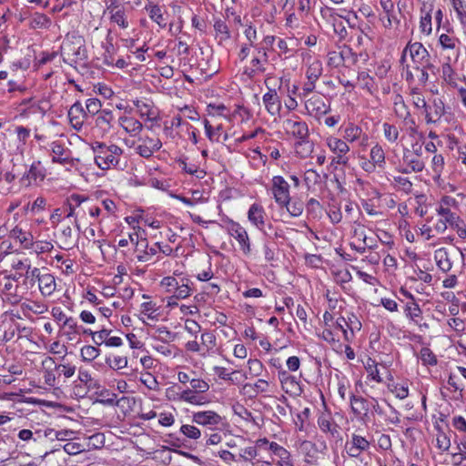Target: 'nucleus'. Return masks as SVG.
<instances>
[{
	"label": "nucleus",
	"mask_w": 466,
	"mask_h": 466,
	"mask_svg": "<svg viewBox=\"0 0 466 466\" xmlns=\"http://www.w3.org/2000/svg\"><path fill=\"white\" fill-rule=\"evenodd\" d=\"M91 147L95 155V163L102 170H107L112 167H116L124 152L117 145H106L99 141L94 142Z\"/></svg>",
	"instance_id": "nucleus-1"
},
{
	"label": "nucleus",
	"mask_w": 466,
	"mask_h": 466,
	"mask_svg": "<svg viewBox=\"0 0 466 466\" xmlns=\"http://www.w3.org/2000/svg\"><path fill=\"white\" fill-rule=\"evenodd\" d=\"M61 49L64 61L70 65L87 58L85 39L76 34L67 35Z\"/></svg>",
	"instance_id": "nucleus-2"
},
{
	"label": "nucleus",
	"mask_w": 466,
	"mask_h": 466,
	"mask_svg": "<svg viewBox=\"0 0 466 466\" xmlns=\"http://www.w3.org/2000/svg\"><path fill=\"white\" fill-rule=\"evenodd\" d=\"M226 229L238 243L240 250L248 255L251 252L250 239L247 230L238 223L230 218L226 220Z\"/></svg>",
	"instance_id": "nucleus-3"
},
{
	"label": "nucleus",
	"mask_w": 466,
	"mask_h": 466,
	"mask_svg": "<svg viewBox=\"0 0 466 466\" xmlns=\"http://www.w3.org/2000/svg\"><path fill=\"white\" fill-rule=\"evenodd\" d=\"M271 193L275 202L281 206L289 200V185L281 176H274L272 178Z\"/></svg>",
	"instance_id": "nucleus-4"
},
{
	"label": "nucleus",
	"mask_w": 466,
	"mask_h": 466,
	"mask_svg": "<svg viewBox=\"0 0 466 466\" xmlns=\"http://www.w3.org/2000/svg\"><path fill=\"white\" fill-rule=\"evenodd\" d=\"M286 130L291 134L298 141L309 139V132L306 122L299 120V116L288 118L284 121Z\"/></svg>",
	"instance_id": "nucleus-5"
},
{
	"label": "nucleus",
	"mask_w": 466,
	"mask_h": 466,
	"mask_svg": "<svg viewBox=\"0 0 466 466\" xmlns=\"http://www.w3.org/2000/svg\"><path fill=\"white\" fill-rule=\"evenodd\" d=\"M141 142L137 147L136 152L144 158H149L153 154L162 147V142L159 138L150 137H141L138 138Z\"/></svg>",
	"instance_id": "nucleus-6"
},
{
	"label": "nucleus",
	"mask_w": 466,
	"mask_h": 466,
	"mask_svg": "<svg viewBox=\"0 0 466 466\" xmlns=\"http://www.w3.org/2000/svg\"><path fill=\"white\" fill-rule=\"evenodd\" d=\"M221 421L222 417L214 410H203L192 414V422L209 429L219 425Z\"/></svg>",
	"instance_id": "nucleus-7"
},
{
	"label": "nucleus",
	"mask_w": 466,
	"mask_h": 466,
	"mask_svg": "<svg viewBox=\"0 0 466 466\" xmlns=\"http://www.w3.org/2000/svg\"><path fill=\"white\" fill-rule=\"evenodd\" d=\"M407 49H409L415 70H419L420 66L427 62L428 58H431L430 53L420 42L408 43Z\"/></svg>",
	"instance_id": "nucleus-8"
},
{
	"label": "nucleus",
	"mask_w": 466,
	"mask_h": 466,
	"mask_svg": "<svg viewBox=\"0 0 466 466\" xmlns=\"http://www.w3.org/2000/svg\"><path fill=\"white\" fill-rule=\"evenodd\" d=\"M460 251L457 249L449 250L446 248H441L434 251V259L436 265L442 272H448L452 268L451 258Z\"/></svg>",
	"instance_id": "nucleus-9"
},
{
	"label": "nucleus",
	"mask_w": 466,
	"mask_h": 466,
	"mask_svg": "<svg viewBox=\"0 0 466 466\" xmlns=\"http://www.w3.org/2000/svg\"><path fill=\"white\" fill-rule=\"evenodd\" d=\"M305 107L310 116L319 117L330 110V106L326 104L323 97L314 95L305 102Z\"/></svg>",
	"instance_id": "nucleus-10"
},
{
	"label": "nucleus",
	"mask_w": 466,
	"mask_h": 466,
	"mask_svg": "<svg viewBox=\"0 0 466 466\" xmlns=\"http://www.w3.org/2000/svg\"><path fill=\"white\" fill-rule=\"evenodd\" d=\"M265 218L266 211L264 208L258 203H253L248 211V221L255 226L258 230L262 231L265 235L268 236V233L265 230Z\"/></svg>",
	"instance_id": "nucleus-11"
},
{
	"label": "nucleus",
	"mask_w": 466,
	"mask_h": 466,
	"mask_svg": "<svg viewBox=\"0 0 466 466\" xmlns=\"http://www.w3.org/2000/svg\"><path fill=\"white\" fill-rule=\"evenodd\" d=\"M268 92L262 97L265 108L270 116H279L282 107L280 97L275 88L268 87Z\"/></svg>",
	"instance_id": "nucleus-12"
},
{
	"label": "nucleus",
	"mask_w": 466,
	"mask_h": 466,
	"mask_svg": "<svg viewBox=\"0 0 466 466\" xmlns=\"http://www.w3.org/2000/svg\"><path fill=\"white\" fill-rule=\"evenodd\" d=\"M403 163L406 167L400 170L403 174H410L411 172H421L424 169L425 164L421 157L410 154V149L403 150Z\"/></svg>",
	"instance_id": "nucleus-13"
},
{
	"label": "nucleus",
	"mask_w": 466,
	"mask_h": 466,
	"mask_svg": "<svg viewBox=\"0 0 466 466\" xmlns=\"http://www.w3.org/2000/svg\"><path fill=\"white\" fill-rule=\"evenodd\" d=\"M45 177L46 168L42 166L41 162L37 160L32 163L29 170L22 177L21 182L25 183V186H30L32 182L37 180L43 181Z\"/></svg>",
	"instance_id": "nucleus-14"
},
{
	"label": "nucleus",
	"mask_w": 466,
	"mask_h": 466,
	"mask_svg": "<svg viewBox=\"0 0 466 466\" xmlns=\"http://www.w3.org/2000/svg\"><path fill=\"white\" fill-rule=\"evenodd\" d=\"M350 400L352 412L358 416L362 415L363 420H369L370 411V400L351 394Z\"/></svg>",
	"instance_id": "nucleus-15"
},
{
	"label": "nucleus",
	"mask_w": 466,
	"mask_h": 466,
	"mask_svg": "<svg viewBox=\"0 0 466 466\" xmlns=\"http://www.w3.org/2000/svg\"><path fill=\"white\" fill-rule=\"evenodd\" d=\"M68 118L72 126L76 129H79L84 121L88 118L86 109L79 101L74 103L69 108Z\"/></svg>",
	"instance_id": "nucleus-16"
},
{
	"label": "nucleus",
	"mask_w": 466,
	"mask_h": 466,
	"mask_svg": "<svg viewBox=\"0 0 466 466\" xmlns=\"http://www.w3.org/2000/svg\"><path fill=\"white\" fill-rule=\"evenodd\" d=\"M17 290L18 286L8 279L2 289L3 301L7 302L10 305H17L22 299V296Z\"/></svg>",
	"instance_id": "nucleus-17"
},
{
	"label": "nucleus",
	"mask_w": 466,
	"mask_h": 466,
	"mask_svg": "<svg viewBox=\"0 0 466 466\" xmlns=\"http://www.w3.org/2000/svg\"><path fill=\"white\" fill-rule=\"evenodd\" d=\"M318 425L322 432L329 433L333 438L339 437V426L334 421L329 414L322 413L318 418Z\"/></svg>",
	"instance_id": "nucleus-18"
},
{
	"label": "nucleus",
	"mask_w": 466,
	"mask_h": 466,
	"mask_svg": "<svg viewBox=\"0 0 466 466\" xmlns=\"http://www.w3.org/2000/svg\"><path fill=\"white\" fill-rule=\"evenodd\" d=\"M267 63L268 61H264V58L259 56H254L250 61V66L244 67L243 74L246 75L248 79H253L257 76L265 73V64Z\"/></svg>",
	"instance_id": "nucleus-19"
},
{
	"label": "nucleus",
	"mask_w": 466,
	"mask_h": 466,
	"mask_svg": "<svg viewBox=\"0 0 466 466\" xmlns=\"http://www.w3.org/2000/svg\"><path fill=\"white\" fill-rule=\"evenodd\" d=\"M38 287L43 296H50L56 289L55 277L51 274L46 273L37 275Z\"/></svg>",
	"instance_id": "nucleus-20"
},
{
	"label": "nucleus",
	"mask_w": 466,
	"mask_h": 466,
	"mask_svg": "<svg viewBox=\"0 0 466 466\" xmlns=\"http://www.w3.org/2000/svg\"><path fill=\"white\" fill-rule=\"evenodd\" d=\"M197 393L198 392H195L190 389H187L179 393H177V397H174L173 399L180 401H185L193 405H203L208 402L206 397L199 396Z\"/></svg>",
	"instance_id": "nucleus-21"
},
{
	"label": "nucleus",
	"mask_w": 466,
	"mask_h": 466,
	"mask_svg": "<svg viewBox=\"0 0 466 466\" xmlns=\"http://www.w3.org/2000/svg\"><path fill=\"white\" fill-rule=\"evenodd\" d=\"M83 204H88V198L73 194L66 200V206L68 207V213L66 218H77L80 211L76 212V208H79Z\"/></svg>",
	"instance_id": "nucleus-22"
},
{
	"label": "nucleus",
	"mask_w": 466,
	"mask_h": 466,
	"mask_svg": "<svg viewBox=\"0 0 466 466\" xmlns=\"http://www.w3.org/2000/svg\"><path fill=\"white\" fill-rule=\"evenodd\" d=\"M52 161L54 163L67 164L70 162L69 150L58 141L51 144Z\"/></svg>",
	"instance_id": "nucleus-23"
},
{
	"label": "nucleus",
	"mask_w": 466,
	"mask_h": 466,
	"mask_svg": "<svg viewBox=\"0 0 466 466\" xmlns=\"http://www.w3.org/2000/svg\"><path fill=\"white\" fill-rule=\"evenodd\" d=\"M46 433L45 432V430L42 429H35V431L29 430V429H23L20 430L17 433V437L19 440H21L24 442H40L43 440H46Z\"/></svg>",
	"instance_id": "nucleus-24"
},
{
	"label": "nucleus",
	"mask_w": 466,
	"mask_h": 466,
	"mask_svg": "<svg viewBox=\"0 0 466 466\" xmlns=\"http://www.w3.org/2000/svg\"><path fill=\"white\" fill-rule=\"evenodd\" d=\"M119 124L125 129L127 133L131 136H137L143 129V125L137 119L129 116H120Z\"/></svg>",
	"instance_id": "nucleus-25"
},
{
	"label": "nucleus",
	"mask_w": 466,
	"mask_h": 466,
	"mask_svg": "<svg viewBox=\"0 0 466 466\" xmlns=\"http://www.w3.org/2000/svg\"><path fill=\"white\" fill-rule=\"evenodd\" d=\"M349 56H353V63L357 62V55L351 52V49H348L347 51L336 52L331 51L328 53V64L329 66L338 67L341 66L346 57Z\"/></svg>",
	"instance_id": "nucleus-26"
},
{
	"label": "nucleus",
	"mask_w": 466,
	"mask_h": 466,
	"mask_svg": "<svg viewBox=\"0 0 466 466\" xmlns=\"http://www.w3.org/2000/svg\"><path fill=\"white\" fill-rule=\"evenodd\" d=\"M10 237L17 239L25 248H30L33 246V236L30 232L24 231L19 227H15L10 230Z\"/></svg>",
	"instance_id": "nucleus-27"
},
{
	"label": "nucleus",
	"mask_w": 466,
	"mask_h": 466,
	"mask_svg": "<svg viewBox=\"0 0 466 466\" xmlns=\"http://www.w3.org/2000/svg\"><path fill=\"white\" fill-rule=\"evenodd\" d=\"M279 375L282 387L286 392H301L299 383L295 376L289 375L286 371L280 372Z\"/></svg>",
	"instance_id": "nucleus-28"
},
{
	"label": "nucleus",
	"mask_w": 466,
	"mask_h": 466,
	"mask_svg": "<svg viewBox=\"0 0 466 466\" xmlns=\"http://www.w3.org/2000/svg\"><path fill=\"white\" fill-rule=\"evenodd\" d=\"M327 146L329 147V150L333 152L335 155H347L350 151V147L345 140L334 137H329L327 138Z\"/></svg>",
	"instance_id": "nucleus-29"
},
{
	"label": "nucleus",
	"mask_w": 466,
	"mask_h": 466,
	"mask_svg": "<svg viewBox=\"0 0 466 466\" xmlns=\"http://www.w3.org/2000/svg\"><path fill=\"white\" fill-rule=\"evenodd\" d=\"M280 208H286L287 211L289 213L291 217L297 218L299 217L304 210V203L302 200L299 198H291L287 201V203L279 206Z\"/></svg>",
	"instance_id": "nucleus-30"
},
{
	"label": "nucleus",
	"mask_w": 466,
	"mask_h": 466,
	"mask_svg": "<svg viewBox=\"0 0 466 466\" xmlns=\"http://www.w3.org/2000/svg\"><path fill=\"white\" fill-rule=\"evenodd\" d=\"M133 103L137 108L140 116H146L149 121L157 120V114L155 112L151 104L141 100H135Z\"/></svg>",
	"instance_id": "nucleus-31"
},
{
	"label": "nucleus",
	"mask_w": 466,
	"mask_h": 466,
	"mask_svg": "<svg viewBox=\"0 0 466 466\" xmlns=\"http://www.w3.org/2000/svg\"><path fill=\"white\" fill-rule=\"evenodd\" d=\"M51 25V19L43 13H35L29 22L31 29L48 28Z\"/></svg>",
	"instance_id": "nucleus-32"
},
{
	"label": "nucleus",
	"mask_w": 466,
	"mask_h": 466,
	"mask_svg": "<svg viewBox=\"0 0 466 466\" xmlns=\"http://www.w3.org/2000/svg\"><path fill=\"white\" fill-rule=\"evenodd\" d=\"M370 160L378 166L380 168H383L386 161H385V152L382 147L380 144H376L370 149Z\"/></svg>",
	"instance_id": "nucleus-33"
},
{
	"label": "nucleus",
	"mask_w": 466,
	"mask_h": 466,
	"mask_svg": "<svg viewBox=\"0 0 466 466\" xmlns=\"http://www.w3.org/2000/svg\"><path fill=\"white\" fill-rule=\"evenodd\" d=\"M438 214L442 218L443 221L450 226H458V223H461V218L455 213L451 212L449 208L440 207L438 209Z\"/></svg>",
	"instance_id": "nucleus-34"
},
{
	"label": "nucleus",
	"mask_w": 466,
	"mask_h": 466,
	"mask_svg": "<svg viewBox=\"0 0 466 466\" xmlns=\"http://www.w3.org/2000/svg\"><path fill=\"white\" fill-rule=\"evenodd\" d=\"M323 72L322 63L319 60H314L310 63L306 70V76L308 80L317 82Z\"/></svg>",
	"instance_id": "nucleus-35"
},
{
	"label": "nucleus",
	"mask_w": 466,
	"mask_h": 466,
	"mask_svg": "<svg viewBox=\"0 0 466 466\" xmlns=\"http://www.w3.org/2000/svg\"><path fill=\"white\" fill-rule=\"evenodd\" d=\"M362 136V129L350 123L344 130L343 138L347 140L350 143H353L357 140H359Z\"/></svg>",
	"instance_id": "nucleus-36"
},
{
	"label": "nucleus",
	"mask_w": 466,
	"mask_h": 466,
	"mask_svg": "<svg viewBox=\"0 0 466 466\" xmlns=\"http://www.w3.org/2000/svg\"><path fill=\"white\" fill-rule=\"evenodd\" d=\"M214 29L217 36L219 37V43L227 41L231 37L229 28L224 20L217 19L214 23Z\"/></svg>",
	"instance_id": "nucleus-37"
},
{
	"label": "nucleus",
	"mask_w": 466,
	"mask_h": 466,
	"mask_svg": "<svg viewBox=\"0 0 466 466\" xmlns=\"http://www.w3.org/2000/svg\"><path fill=\"white\" fill-rule=\"evenodd\" d=\"M114 119V116L111 110L109 109H103L98 115L96 119V124L97 127L104 128V129H109L111 127V123Z\"/></svg>",
	"instance_id": "nucleus-38"
},
{
	"label": "nucleus",
	"mask_w": 466,
	"mask_h": 466,
	"mask_svg": "<svg viewBox=\"0 0 466 466\" xmlns=\"http://www.w3.org/2000/svg\"><path fill=\"white\" fill-rule=\"evenodd\" d=\"M190 280L188 279H182L181 283H178L177 288L173 295L177 299H187L191 295L192 289L189 286Z\"/></svg>",
	"instance_id": "nucleus-39"
},
{
	"label": "nucleus",
	"mask_w": 466,
	"mask_h": 466,
	"mask_svg": "<svg viewBox=\"0 0 466 466\" xmlns=\"http://www.w3.org/2000/svg\"><path fill=\"white\" fill-rule=\"evenodd\" d=\"M404 312L406 317L413 321H417V319L420 318L422 314V311L415 299L406 303Z\"/></svg>",
	"instance_id": "nucleus-40"
},
{
	"label": "nucleus",
	"mask_w": 466,
	"mask_h": 466,
	"mask_svg": "<svg viewBox=\"0 0 466 466\" xmlns=\"http://www.w3.org/2000/svg\"><path fill=\"white\" fill-rule=\"evenodd\" d=\"M45 432L47 436L46 439L58 440V441H67L71 440V436L74 434L72 431H55L54 429L46 428L45 429Z\"/></svg>",
	"instance_id": "nucleus-41"
},
{
	"label": "nucleus",
	"mask_w": 466,
	"mask_h": 466,
	"mask_svg": "<svg viewBox=\"0 0 466 466\" xmlns=\"http://www.w3.org/2000/svg\"><path fill=\"white\" fill-rule=\"evenodd\" d=\"M296 153L301 157L305 158L313 151V143L309 139L297 141L295 144Z\"/></svg>",
	"instance_id": "nucleus-42"
},
{
	"label": "nucleus",
	"mask_w": 466,
	"mask_h": 466,
	"mask_svg": "<svg viewBox=\"0 0 466 466\" xmlns=\"http://www.w3.org/2000/svg\"><path fill=\"white\" fill-rule=\"evenodd\" d=\"M81 358L84 361L91 362L100 354V350L95 346H84L80 350Z\"/></svg>",
	"instance_id": "nucleus-43"
},
{
	"label": "nucleus",
	"mask_w": 466,
	"mask_h": 466,
	"mask_svg": "<svg viewBox=\"0 0 466 466\" xmlns=\"http://www.w3.org/2000/svg\"><path fill=\"white\" fill-rule=\"evenodd\" d=\"M348 441L361 452L367 451L370 448V443L366 438L355 433L351 435V439Z\"/></svg>",
	"instance_id": "nucleus-44"
},
{
	"label": "nucleus",
	"mask_w": 466,
	"mask_h": 466,
	"mask_svg": "<svg viewBox=\"0 0 466 466\" xmlns=\"http://www.w3.org/2000/svg\"><path fill=\"white\" fill-rule=\"evenodd\" d=\"M382 127L385 138L390 143H395L398 140L400 135L398 128L394 125L389 123H384Z\"/></svg>",
	"instance_id": "nucleus-45"
},
{
	"label": "nucleus",
	"mask_w": 466,
	"mask_h": 466,
	"mask_svg": "<svg viewBox=\"0 0 466 466\" xmlns=\"http://www.w3.org/2000/svg\"><path fill=\"white\" fill-rule=\"evenodd\" d=\"M180 432L190 440H198L201 437L200 430L195 425L183 424L180 427Z\"/></svg>",
	"instance_id": "nucleus-46"
},
{
	"label": "nucleus",
	"mask_w": 466,
	"mask_h": 466,
	"mask_svg": "<svg viewBox=\"0 0 466 466\" xmlns=\"http://www.w3.org/2000/svg\"><path fill=\"white\" fill-rule=\"evenodd\" d=\"M216 336L211 331H206L201 334L200 346L209 352L216 346Z\"/></svg>",
	"instance_id": "nucleus-47"
},
{
	"label": "nucleus",
	"mask_w": 466,
	"mask_h": 466,
	"mask_svg": "<svg viewBox=\"0 0 466 466\" xmlns=\"http://www.w3.org/2000/svg\"><path fill=\"white\" fill-rule=\"evenodd\" d=\"M102 104L98 98H89L86 102V111L87 116H96L98 115L101 109Z\"/></svg>",
	"instance_id": "nucleus-48"
},
{
	"label": "nucleus",
	"mask_w": 466,
	"mask_h": 466,
	"mask_svg": "<svg viewBox=\"0 0 466 466\" xmlns=\"http://www.w3.org/2000/svg\"><path fill=\"white\" fill-rule=\"evenodd\" d=\"M60 239L64 244V249H70L74 247L75 244L73 241V230L70 226L66 227L62 230Z\"/></svg>",
	"instance_id": "nucleus-49"
},
{
	"label": "nucleus",
	"mask_w": 466,
	"mask_h": 466,
	"mask_svg": "<svg viewBox=\"0 0 466 466\" xmlns=\"http://www.w3.org/2000/svg\"><path fill=\"white\" fill-rule=\"evenodd\" d=\"M156 333L157 336H155L154 338L162 342L172 341L176 338L175 333L171 332L167 327L164 326L157 328Z\"/></svg>",
	"instance_id": "nucleus-50"
},
{
	"label": "nucleus",
	"mask_w": 466,
	"mask_h": 466,
	"mask_svg": "<svg viewBox=\"0 0 466 466\" xmlns=\"http://www.w3.org/2000/svg\"><path fill=\"white\" fill-rule=\"evenodd\" d=\"M110 13H111V21L117 24L120 27L122 28H127L128 26V23L125 17V12L123 9H116V11L115 10H110Z\"/></svg>",
	"instance_id": "nucleus-51"
},
{
	"label": "nucleus",
	"mask_w": 466,
	"mask_h": 466,
	"mask_svg": "<svg viewBox=\"0 0 466 466\" xmlns=\"http://www.w3.org/2000/svg\"><path fill=\"white\" fill-rule=\"evenodd\" d=\"M420 360L424 365L434 366L437 364V358L429 348H422L420 352Z\"/></svg>",
	"instance_id": "nucleus-52"
},
{
	"label": "nucleus",
	"mask_w": 466,
	"mask_h": 466,
	"mask_svg": "<svg viewBox=\"0 0 466 466\" xmlns=\"http://www.w3.org/2000/svg\"><path fill=\"white\" fill-rule=\"evenodd\" d=\"M207 111L208 116H226V112H228V110L224 104H208L207 106Z\"/></svg>",
	"instance_id": "nucleus-53"
},
{
	"label": "nucleus",
	"mask_w": 466,
	"mask_h": 466,
	"mask_svg": "<svg viewBox=\"0 0 466 466\" xmlns=\"http://www.w3.org/2000/svg\"><path fill=\"white\" fill-rule=\"evenodd\" d=\"M106 363L113 370H121L127 366V357L116 356L113 360L106 358Z\"/></svg>",
	"instance_id": "nucleus-54"
},
{
	"label": "nucleus",
	"mask_w": 466,
	"mask_h": 466,
	"mask_svg": "<svg viewBox=\"0 0 466 466\" xmlns=\"http://www.w3.org/2000/svg\"><path fill=\"white\" fill-rule=\"evenodd\" d=\"M111 331H112L111 329H104V328L98 331H93V336H92L93 342L97 346H100L103 343H106V340L107 339Z\"/></svg>",
	"instance_id": "nucleus-55"
},
{
	"label": "nucleus",
	"mask_w": 466,
	"mask_h": 466,
	"mask_svg": "<svg viewBox=\"0 0 466 466\" xmlns=\"http://www.w3.org/2000/svg\"><path fill=\"white\" fill-rule=\"evenodd\" d=\"M149 17L153 21H155L160 27L166 26V23L164 22L161 8L158 5L151 6V8L149 10Z\"/></svg>",
	"instance_id": "nucleus-56"
},
{
	"label": "nucleus",
	"mask_w": 466,
	"mask_h": 466,
	"mask_svg": "<svg viewBox=\"0 0 466 466\" xmlns=\"http://www.w3.org/2000/svg\"><path fill=\"white\" fill-rule=\"evenodd\" d=\"M248 366L249 373L254 377L259 376L264 368L263 363L257 359H249L248 360Z\"/></svg>",
	"instance_id": "nucleus-57"
},
{
	"label": "nucleus",
	"mask_w": 466,
	"mask_h": 466,
	"mask_svg": "<svg viewBox=\"0 0 466 466\" xmlns=\"http://www.w3.org/2000/svg\"><path fill=\"white\" fill-rule=\"evenodd\" d=\"M190 390L198 393H204L209 390L208 383L201 379H192L190 380Z\"/></svg>",
	"instance_id": "nucleus-58"
},
{
	"label": "nucleus",
	"mask_w": 466,
	"mask_h": 466,
	"mask_svg": "<svg viewBox=\"0 0 466 466\" xmlns=\"http://www.w3.org/2000/svg\"><path fill=\"white\" fill-rule=\"evenodd\" d=\"M258 455V451L255 446L247 447L240 450L239 461H251Z\"/></svg>",
	"instance_id": "nucleus-59"
},
{
	"label": "nucleus",
	"mask_w": 466,
	"mask_h": 466,
	"mask_svg": "<svg viewBox=\"0 0 466 466\" xmlns=\"http://www.w3.org/2000/svg\"><path fill=\"white\" fill-rule=\"evenodd\" d=\"M178 280L174 277H165L160 282V285L164 287L167 290V292H173L175 293L176 289L178 285Z\"/></svg>",
	"instance_id": "nucleus-60"
},
{
	"label": "nucleus",
	"mask_w": 466,
	"mask_h": 466,
	"mask_svg": "<svg viewBox=\"0 0 466 466\" xmlns=\"http://www.w3.org/2000/svg\"><path fill=\"white\" fill-rule=\"evenodd\" d=\"M140 381L149 390H157L158 389L157 379L150 373L142 375Z\"/></svg>",
	"instance_id": "nucleus-61"
},
{
	"label": "nucleus",
	"mask_w": 466,
	"mask_h": 466,
	"mask_svg": "<svg viewBox=\"0 0 466 466\" xmlns=\"http://www.w3.org/2000/svg\"><path fill=\"white\" fill-rule=\"evenodd\" d=\"M420 31L426 35H430L431 33V15L430 13H427L424 16L421 17L420 22Z\"/></svg>",
	"instance_id": "nucleus-62"
},
{
	"label": "nucleus",
	"mask_w": 466,
	"mask_h": 466,
	"mask_svg": "<svg viewBox=\"0 0 466 466\" xmlns=\"http://www.w3.org/2000/svg\"><path fill=\"white\" fill-rule=\"evenodd\" d=\"M64 451L69 455H76L84 451L82 445L77 442L69 441L63 446Z\"/></svg>",
	"instance_id": "nucleus-63"
},
{
	"label": "nucleus",
	"mask_w": 466,
	"mask_h": 466,
	"mask_svg": "<svg viewBox=\"0 0 466 466\" xmlns=\"http://www.w3.org/2000/svg\"><path fill=\"white\" fill-rule=\"evenodd\" d=\"M328 216L333 224H338L342 219V213L340 211V208L336 206L329 207V209L328 211Z\"/></svg>",
	"instance_id": "nucleus-64"
}]
</instances>
